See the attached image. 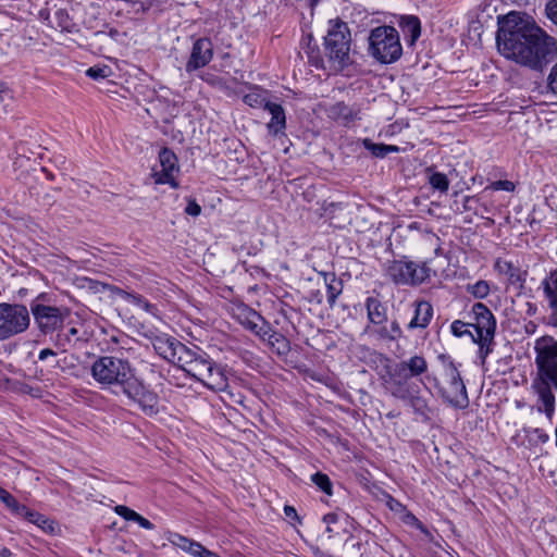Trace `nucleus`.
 <instances>
[{
	"mask_svg": "<svg viewBox=\"0 0 557 557\" xmlns=\"http://www.w3.org/2000/svg\"><path fill=\"white\" fill-rule=\"evenodd\" d=\"M500 54L515 62L539 70L557 53L554 37L537 26L529 16L510 13L496 37Z\"/></svg>",
	"mask_w": 557,
	"mask_h": 557,
	"instance_id": "obj_1",
	"label": "nucleus"
},
{
	"mask_svg": "<svg viewBox=\"0 0 557 557\" xmlns=\"http://www.w3.org/2000/svg\"><path fill=\"white\" fill-rule=\"evenodd\" d=\"M438 359L442 363V373L438 379H435V388L438 395L454 408H467L469 397L457 364L445 355H441Z\"/></svg>",
	"mask_w": 557,
	"mask_h": 557,
	"instance_id": "obj_2",
	"label": "nucleus"
},
{
	"mask_svg": "<svg viewBox=\"0 0 557 557\" xmlns=\"http://www.w3.org/2000/svg\"><path fill=\"white\" fill-rule=\"evenodd\" d=\"M369 53L379 62L388 64L397 61L403 53L399 35L393 26H379L369 36Z\"/></svg>",
	"mask_w": 557,
	"mask_h": 557,
	"instance_id": "obj_3",
	"label": "nucleus"
},
{
	"mask_svg": "<svg viewBox=\"0 0 557 557\" xmlns=\"http://www.w3.org/2000/svg\"><path fill=\"white\" fill-rule=\"evenodd\" d=\"M470 326L473 331V342L480 346V356L485 359L490 352L496 329V320L492 311L482 302H476L471 309Z\"/></svg>",
	"mask_w": 557,
	"mask_h": 557,
	"instance_id": "obj_4",
	"label": "nucleus"
},
{
	"mask_svg": "<svg viewBox=\"0 0 557 557\" xmlns=\"http://www.w3.org/2000/svg\"><path fill=\"white\" fill-rule=\"evenodd\" d=\"M30 312L39 330L47 334L63 326L70 317V309L64 306H53L46 302V296L39 295L30 302Z\"/></svg>",
	"mask_w": 557,
	"mask_h": 557,
	"instance_id": "obj_5",
	"label": "nucleus"
},
{
	"mask_svg": "<svg viewBox=\"0 0 557 557\" xmlns=\"http://www.w3.org/2000/svg\"><path fill=\"white\" fill-rule=\"evenodd\" d=\"M121 356H107V393L121 396L137 379L128 361L123 357L124 352L119 351Z\"/></svg>",
	"mask_w": 557,
	"mask_h": 557,
	"instance_id": "obj_6",
	"label": "nucleus"
},
{
	"mask_svg": "<svg viewBox=\"0 0 557 557\" xmlns=\"http://www.w3.org/2000/svg\"><path fill=\"white\" fill-rule=\"evenodd\" d=\"M29 323V311L24 305L0 304V341L25 332Z\"/></svg>",
	"mask_w": 557,
	"mask_h": 557,
	"instance_id": "obj_7",
	"label": "nucleus"
},
{
	"mask_svg": "<svg viewBox=\"0 0 557 557\" xmlns=\"http://www.w3.org/2000/svg\"><path fill=\"white\" fill-rule=\"evenodd\" d=\"M537 380L553 382L557 391V341L553 337H542L535 343Z\"/></svg>",
	"mask_w": 557,
	"mask_h": 557,
	"instance_id": "obj_8",
	"label": "nucleus"
},
{
	"mask_svg": "<svg viewBox=\"0 0 557 557\" xmlns=\"http://www.w3.org/2000/svg\"><path fill=\"white\" fill-rule=\"evenodd\" d=\"M324 44L329 58L338 64H344L350 50V33L347 25L338 20L330 21Z\"/></svg>",
	"mask_w": 557,
	"mask_h": 557,
	"instance_id": "obj_9",
	"label": "nucleus"
},
{
	"mask_svg": "<svg viewBox=\"0 0 557 557\" xmlns=\"http://www.w3.org/2000/svg\"><path fill=\"white\" fill-rule=\"evenodd\" d=\"M387 274L395 284L419 285L429 277V269L413 261L394 260L387 268Z\"/></svg>",
	"mask_w": 557,
	"mask_h": 557,
	"instance_id": "obj_10",
	"label": "nucleus"
},
{
	"mask_svg": "<svg viewBox=\"0 0 557 557\" xmlns=\"http://www.w3.org/2000/svg\"><path fill=\"white\" fill-rule=\"evenodd\" d=\"M381 381L384 388L394 397L408 400L411 397L414 384L396 366L392 369L387 367L385 374H381Z\"/></svg>",
	"mask_w": 557,
	"mask_h": 557,
	"instance_id": "obj_11",
	"label": "nucleus"
},
{
	"mask_svg": "<svg viewBox=\"0 0 557 557\" xmlns=\"http://www.w3.org/2000/svg\"><path fill=\"white\" fill-rule=\"evenodd\" d=\"M159 164L160 169L154 168L151 174L154 183L169 184L171 187L177 188L178 183L175 180V174L178 173L180 168L175 153L168 148L161 149L159 152Z\"/></svg>",
	"mask_w": 557,
	"mask_h": 557,
	"instance_id": "obj_12",
	"label": "nucleus"
},
{
	"mask_svg": "<svg viewBox=\"0 0 557 557\" xmlns=\"http://www.w3.org/2000/svg\"><path fill=\"white\" fill-rule=\"evenodd\" d=\"M121 396L137 404L147 416H153L159 411V398L157 394L146 388L138 380L125 389Z\"/></svg>",
	"mask_w": 557,
	"mask_h": 557,
	"instance_id": "obj_13",
	"label": "nucleus"
},
{
	"mask_svg": "<svg viewBox=\"0 0 557 557\" xmlns=\"http://www.w3.org/2000/svg\"><path fill=\"white\" fill-rule=\"evenodd\" d=\"M212 363L213 361L209 359L205 352L199 349L187 348L178 367L187 374L201 382L209 369H211Z\"/></svg>",
	"mask_w": 557,
	"mask_h": 557,
	"instance_id": "obj_14",
	"label": "nucleus"
},
{
	"mask_svg": "<svg viewBox=\"0 0 557 557\" xmlns=\"http://www.w3.org/2000/svg\"><path fill=\"white\" fill-rule=\"evenodd\" d=\"M151 345L161 358L176 366H178L183 355L188 348L180 341L165 333H161L158 337H154V342Z\"/></svg>",
	"mask_w": 557,
	"mask_h": 557,
	"instance_id": "obj_15",
	"label": "nucleus"
},
{
	"mask_svg": "<svg viewBox=\"0 0 557 557\" xmlns=\"http://www.w3.org/2000/svg\"><path fill=\"white\" fill-rule=\"evenodd\" d=\"M213 58V44L209 38L197 39L191 48L189 60L186 63V71L191 73L205 67Z\"/></svg>",
	"mask_w": 557,
	"mask_h": 557,
	"instance_id": "obj_16",
	"label": "nucleus"
},
{
	"mask_svg": "<svg viewBox=\"0 0 557 557\" xmlns=\"http://www.w3.org/2000/svg\"><path fill=\"white\" fill-rule=\"evenodd\" d=\"M541 287L549 309V321L557 326V269L549 272L542 281Z\"/></svg>",
	"mask_w": 557,
	"mask_h": 557,
	"instance_id": "obj_17",
	"label": "nucleus"
},
{
	"mask_svg": "<svg viewBox=\"0 0 557 557\" xmlns=\"http://www.w3.org/2000/svg\"><path fill=\"white\" fill-rule=\"evenodd\" d=\"M532 386L541 403L539 411H543L550 419L555 412V396L552 391L554 388L553 382L548 383L547 381L535 379Z\"/></svg>",
	"mask_w": 557,
	"mask_h": 557,
	"instance_id": "obj_18",
	"label": "nucleus"
},
{
	"mask_svg": "<svg viewBox=\"0 0 557 557\" xmlns=\"http://www.w3.org/2000/svg\"><path fill=\"white\" fill-rule=\"evenodd\" d=\"M201 383L214 392H225L228 387L227 372L222 366L213 361Z\"/></svg>",
	"mask_w": 557,
	"mask_h": 557,
	"instance_id": "obj_19",
	"label": "nucleus"
},
{
	"mask_svg": "<svg viewBox=\"0 0 557 557\" xmlns=\"http://www.w3.org/2000/svg\"><path fill=\"white\" fill-rule=\"evenodd\" d=\"M410 380L418 377L428 371V361L422 355H413L408 359L401 360L395 364Z\"/></svg>",
	"mask_w": 557,
	"mask_h": 557,
	"instance_id": "obj_20",
	"label": "nucleus"
},
{
	"mask_svg": "<svg viewBox=\"0 0 557 557\" xmlns=\"http://www.w3.org/2000/svg\"><path fill=\"white\" fill-rule=\"evenodd\" d=\"M433 318V307L429 301L420 300L416 302L413 318L408 324L409 330L425 329Z\"/></svg>",
	"mask_w": 557,
	"mask_h": 557,
	"instance_id": "obj_21",
	"label": "nucleus"
},
{
	"mask_svg": "<svg viewBox=\"0 0 557 557\" xmlns=\"http://www.w3.org/2000/svg\"><path fill=\"white\" fill-rule=\"evenodd\" d=\"M265 109L271 114V120L268 123L269 133L272 135H277L285 129L286 117L284 109L281 104L274 102H267Z\"/></svg>",
	"mask_w": 557,
	"mask_h": 557,
	"instance_id": "obj_22",
	"label": "nucleus"
},
{
	"mask_svg": "<svg viewBox=\"0 0 557 557\" xmlns=\"http://www.w3.org/2000/svg\"><path fill=\"white\" fill-rule=\"evenodd\" d=\"M366 308L368 319L372 324L382 325L387 322V310L377 298L368 297Z\"/></svg>",
	"mask_w": 557,
	"mask_h": 557,
	"instance_id": "obj_23",
	"label": "nucleus"
},
{
	"mask_svg": "<svg viewBox=\"0 0 557 557\" xmlns=\"http://www.w3.org/2000/svg\"><path fill=\"white\" fill-rule=\"evenodd\" d=\"M107 296H110L112 298L114 297H122L127 300H129L132 304H134L139 309L150 313L153 317H157V308L154 305L148 302L147 300L137 297V296H131L128 294H124L121 289L114 286H110L107 284Z\"/></svg>",
	"mask_w": 557,
	"mask_h": 557,
	"instance_id": "obj_24",
	"label": "nucleus"
},
{
	"mask_svg": "<svg viewBox=\"0 0 557 557\" xmlns=\"http://www.w3.org/2000/svg\"><path fill=\"white\" fill-rule=\"evenodd\" d=\"M326 285L327 302L333 307L343 292V282L333 272H320Z\"/></svg>",
	"mask_w": 557,
	"mask_h": 557,
	"instance_id": "obj_25",
	"label": "nucleus"
},
{
	"mask_svg": "<svg viewBox=\"0 0 557 557\" xmlns=\"http://www.w3.org/2000/svg\"><path fill=\"white\" fill-rule=\"evenodd\" d=\"M114 512L125 519L126 521H135L137 522L141 528L146 530H152L154 525L145 517L140 516L133 509L119 505L113 508Z\"/></svg>",
	"mask_w": 557,
	"mask_h": 557,
	"instance_id": "obj_26",
	"label": "nucleus"
},
{
	"mask_svg": "<svg viewBox=\"0 0 557 557\" xmlns=\"http://www.w3.org/2000/svg\"><path fill=\"white\" fill-rule=\"evenodd\" d=\"M403 30L410 35L411 41H416L421 34V24L417 16L414 15H404L399 22Z\"/></svg>",
	"mask_w": 557,
	"mask_h": 557,
	"instance_id": "obj_27",
	"label": "nucleus"
},
{
	"mask_svg": "<svg viewBox=\"0 0 557 557\" xmlns=\"http://www.w3.org/2000/svg\"><path fill=\"white\" fill-rule=\"evenodd\" d=\"M375 333L381 339L393 342L401 336L403 331L399 323L394 320L389 323V325H386L385 323L379 325V329L375 330Z\"/></svg>",
	"mask_w": 557,
	"mask_h": 557,
	"instance_id": "obj_28",
	"label": "nucleus"
},
{
	"mask_svg": "<svg viewBox=\"0 0 557 557\" xmlns=\"http://www.w3.org/2000/svg\"><path fill=\"white\" fill-rule=\"evenodd\" d=\"M51 25L61 32H72L74 23L64 9H58L53 12L50 21Z\"/></svg>",
	"mask_w": 557,
	"mask_h": 557,
	"instance_id": "obj_29",
	"label": "nucleus"
},
{
	"mask_svg": "<svg viewBox=\"0 0 557 557\" xmlns=\"http://www.w3.org/2000/svg\"><path fill=\"white\" fill-rule=\"evenodd\" d=\"M364 148L370 151L376 158H384L388 153L398 152L399 147L394 145H385V144H375L370 139L363 140Z\"/></svg>",
	"mask_w": 557,
	"mask_h": 557,
	"instance_id": "obj_30",
	"label": "nucleus"
},
{
	"mask_svg": "<svg viewBox=\"0 0 557 557\" xmlns=\"http://www.w3.org/2000/svg\"><path fill=\"white\" fill-rule=\"evenodd\" d=\"M494 269L498 274L507 276L510 282H516L518 280V269L510 261L497 259L495 261Z\"/></svg>",
	"mask_w": 557,
	"mask_h": 557,
	"instance_id": "obj_31",
	"label": "nucleus"
},
{
	"mask_svg": "<svg viewBox=\"0 0 557 557\" xmlns=\"http://www.w3.org/2000/svg\"><path fill=\"white\" fill-rule=\"evenodd\" d=\"M127 12H144L154 4H161L164 0H123Z\"/></svg>",
	"mask_w": 557,
	"mask_h": 557,
	"instance_id": "obj_32",
	"label": "nucleus"
},
{
	"mask_svg": "<svg viewBox=\"0 0 557 557\" xmlns=\"http://www.w3.org/2000/svg\"><path fill=\"white\" fill-rule=\"evenodd\" d=\"M428 172V181L432 188L440 190L441 193H446L449 188V181L447 176L441 172H432L431 170Z\"/></svg>",
	"mask_w": 557,
	"mask_h": 557,
	"instance_id": "obj_33",
	"label": "nucleus"
},
{
	"mask_svg": "<svg viewBox=\"0 0 557 557\" xmlns=\"http://www.w3.org/2000/svg\"><path fill=\"white\" fill-rule=\"evenodd\" d=\"M268 345L278 355H285L289 350L288 341L278 332H275L271 339H268Z\"/></svg>",
	"mask_w": 557,
	"mask_h": 557,
	"instance_id": "obj_34",
	"label": "nucleus"
},
{
	"mask_svg": "<svg viewBox=\"0 0 557 557\" xmlns=\"http://www.w3.org/2000/svg\"><path fill=\"white\" fill-rule=\"evenodd\" d=\"M0 500L13 512H26V506L20 504L7 490H0Z\"/></svg>",
	"mask_w": 557,
	"mask_h": 557,
	"instance_id": "obj_35",
	"label": "nucleus"
},
{
	"mask_svg": "<svg viewBox=\"0 0 557 557\" xmlns=\"http://www.w3.org/2000/svg\"><path fill=\"white\" fill-rule=\"evenodd\" d=\"M490 284L487 281L484 280H480L474 284H469L467 286V292L478 299L486 298L490 294Z\"/></svg>",
	"mask_w": 557,
	"mask_h": 557,
	"instance_id": "obj_36",
	"label": "nucleus"
},
{
	"mask_svg": "<svg viewBox=\"0 0 557 557\" xmlns=\"http://www.w3.org/2000/svg\"><path fill=\"white\" fill-rule=\"evenodd\" d=\"M252 320H249L248 326L251 331L255 332L256 335H258L260 338L264 337V334L268 330L271 329V326L265 323L261 317L257 312L250 313Z\"/></svg>",
	"mask_w": 557,
	"mask_h": 557,
	"instance_id": "obj_37",
	"label": "nucleus"
},
{
	"mask_svg": "<svg viewBox=\"0 0 557 557\" xmlns=\"http://www.w3.org/2000/svg\"><path fill=\"white\" fill-rule=\"evenodd\" d=\"M525 433L531 445L545 444L549 440L548 434L543 429H528Z\"/></svg>",
	"mask_w": 557,
	"mask_h": 557,
	"instance_id": "obj_38",
	"label": "nucleus"
},
{
	"mask_svg": "<svg viewBox=\"0 0 557 557\" xmlns=\"http://www.w3.org/2000/svg\"><path fill=\"white\" fill-rule=\"evenodd\" d=\"M450 331L456 337H462L469 335L473 341V331L471 330L470 322L466 323L460 320H456L450 325Z\"/></svg>",
	"mask_w": 557,
	"mask_h": 557,
	"instance_id": "obj_39",
	"label": "nucleus"
},
{
	"mask_svg": "<svg viewBox=\"0 0 557 557\" xmlns=\"http://www.w3.org/2000/svg\"><path fill=\"white\" fill-rule=\"evenodd\" d=\"M332 112L347 123L356 119V112L344 103H336Z\"/></svg>",
	"mask_w": 557,
	"mask_h": 557,
	"instance_id": "obj_40",
	"label": "nucleus"
},
{
	"mask_svg": "<svg viewBox=\"0 0 557 557\" xmlns=\"http://www.w3.org/2000/svg\"><path fill=\"white\" fill-rule=\"evenodd\" d=\"M311 480L325 494L332 495V483L326 474L317 472L312 474Z\"/></svg>",
	"mask_w": 557,
	"mask_h": 557,
	"instance_id": "obj_41",
	"label": "nucleus"
},
{
	"mask_svg": "<svg viewBox=\"0 0 557 557\" xmlns=\"http://www.w3.org/2000/svg\"><path fill=\"white\" fill-rule=\"evenodd\" d=\"M165 539L174 546L183 549L184 552L187 550V546L189 545V543H191L193 540L180 534V533H176V532H168L165 534Z\"/></svg>",
	"mask_w": 557,
	"mask_h": 557,
	"instance_id": "obj_42",
	"label": "nucleus"
},
{
	"mask_svg": "<svg viewBox=\"0 0 557 557\" xmlns=\"http://www.w3.org/2000/svg\"><path fill=\"white\" fill-rule=\"evenodd\" d=\"M398 518L407 525L409 527H412V528H416L418 530H420L421 532H424L426 533V529L424 528V525L421 523V521L413 515L411 513L407 508L404 510V512H401Z\"/></svg>",
	"mask_w": 557,
	"mask_h": 557,
	"instance_id": "obj_43",
	"label": "nucleus"
},
{
	"mask_svg": "<svg viewBox=\"0 0 557 557\" xmlns=\"http://www.w3.org/2000/svg\"><path fill=\"white\" fill-rule=\"evenodd\" d=\"M506 190V191H513L515 190V184L511 181L507 180H499L492 182L488 186L485 187V190Z\"/></svg>",
	"mask_w": 557,
	"mask_h": 557,
	"instance_id": "obj_44",
	"label": "nucleus"
},
{
	"mask_svg": "<svg viewBox=\"0 0 557 557\" xmlns=\"http://www.w3.org/2000/svg\"><path fill=\"white\" fill-rule=\"evenodd\" d=\"M411 407L413 410L420 414H425L428 411V403L424 398L420 396H413V392L411 393V397L409 398Z\"/></svg>",
	"mask_w": 557,
	"mask_h": 557,
	"instance_id": "obj_45",
	"label": "nucleus"
},
{
	"mask_svg": "<svg viewBox=\"0 0 557 557\" xmlns=\"http://www.w3.org/2000/svg\"><path fill=\"white\" fill-rule=\"evenodd\" d=\"M92 376L99 382L104 383V358L100 357L91 368Z\"/></svg>",
	"mask_w": 557,
	"mask_h": 557,
	"instance_id": "obj_46",
	"label": "nucleus"
},
{
	"mask_svg": "<svg viewBox=\"0 0 557 557\" xmlns=\"http://www.w3.org/2000/svg\"><path fill=\"white\" fill-rule=\"evenodd\" d=\"M126 336L124 335H115V334H112L110 336V339L107 341V351H111V352H114L116 350V354L117 356H121L119 354V351H121L120 349H116L119 344L121 343H124L126 341Z\"/></svg>",
	"mask_w": 557,
	"mask_h": 557,
	"instance_id": "obj_47",
	"label": "nucleus"
},
{
	"mask_svg": "<svg viewBox=\"0 0 557 557\" xmlns=\"http://www.w3.org/2000/svg\"><path fill=\"white\" fill-rule=\"evenodd\" d=\"M547 86L553 94L557 95V63L550 69L547 77Z\"/></svg>",
	"mask_w": 557,
	"mask_h": 557,
	"instance_id": "obj_48",
	"label": "nucleus"
},
{
	"mask_svg": "<svg viewBox=\"0 0 557 557\" xmlns=\"http://www.w3.org/2000/svg\"><path fill=\"white\" fill-rule=\"evenodd\" d=\"M547 17L557 25V0H550L547 2L546 8Z\"/></svg>",
	"mask_w": 557,
	"mask_h": 557,
	"instance_id": "obj_49",
	"label": "nucleus"
},
{
	"mask_svg": "<svg viewBox=\"0 0 557 557\" xmlns=\"http://www.w3.org/2000/svg\"><path fill=\"white\" fill-rule=\"evenodd\" d=\"M205 548L206 547L202 544L193 540L191 543H189V545L187 546L186 553L190 554L194 557H202Z\"/></svg>",
	"mask_w": 557,
	"mask_h": 557,
	"instance_id": "obj_50",
	"label": "nucleus"
},
{
	"mask_svg": "<svg viewBox=\"0 0 557 557\" xmlns=\"http://www.w3.org/2000/svg\"><path fill=\"white\" fill-rule=\"evenodd\" d=\"M138 332L140 335L149 339L151 344L154 342V337H158V335L161 334V332H158L157 330L148 327L144 324L140 326Z\"/></svg>",
	"mask_w": 557,
	"mask_h": 557,
	"instance_id": "obj_51",
	"label": "nucleus"
},
{
	"mask_svg": "<svg viewBox=\"0 0 557 557\" xmlns=\"http://www.w3.org/2000/svg\"><path fill=\"white\" fill-rule=\"evenodd\" d=\"M386 504H387L388 508L393 512H395L397 516H399L406 509V507L400 502L396 500L393 497H388Z\"/></svg>",
	"mask_w": 557,
	"mask_h": 557,
	"instance_id": "obj_52",
	"label": "nucleus"
},
{
	"mask_svg": "<svg viewBox=\"0 0 557 557\" xmlns=\"http://www.w3.org/2000/svg\"><path fill=\"white\" fill-rule=\"evenodd\" d=\"M86 75L94 79L104 78V70L101 66H91L86 71Z\"/></svg>",
	"mask_w": 557,
	"mask_h": 557,
	"instance_id": "obj_53",
	"label": "nucleus"
},
{
	"mask_svg": "<svg viewBox=\"0 0 557 557\" xmlns=\"http://www.w3.org/2000/svg\"><path fill=\"white\" fill-rule=\"evenodd\" d=\"M185 212L188 215L198 216L201 212V207L195 200H189L185 208Z\"/></svg>",
	"mask_w": 557,
	"mask_h": 557,
	"instance_id": "obj_54",
	"label": "nucleus"
},
{
	"mask_svg": "<svg viewBox=\"0 0 557 557\" xmlns=\"http://www.w3.org/2000/svg\"><path fill=\"white\" fill-rule=\"evenodd\" d=\"M33 523L37 524L38 527H40L42 530H50L52 531L53 530V527L51 525V523L41 515H37L36 519L33 520Z\"/></svg>",
	"mask_w": 557,
	"mask_h": 557,
	"instance_id": "obj_55",
	"label": "nucleus"
},
{
	"mask_svg": "<svg viewBox=\"0 0 557 557\" xmlns=\"http://www.w3.org/2000/svg\"><path fill=\"white\" fill-rule=\"evenodd\" d=\"M337 521H338V516L333 512L326 513L323 517V522L327 524V527H326L327 533H330V534L333 533V529L330 527V523H336Z\"/></svg>",
	"mask_w": 557,
	"mask_h": 557,
	"instance_id": "obj_56",
	"label": "nucleus"
},
{
	"mask_svg": "<svg viewBox=\"0 0 557 557\" xmlns=\"http://www.w3.org/2000/svg\"><path fill=\"white\" fill-rule=\"evenodd\" d=\"M284 513L287 518H290V519H298V515H297V511L294 507L292 506H285L284 507Z\"/></svg>",
	"mask_w": 557,
	"mask_h": 557,
	"instance_id": "obj_57",
	"label": "nucleus"
},
{
	"mask_svg": "<svg viewBox=\"0 0 557 557\" xmlns=\"http://www.w3.org/2000/svg\"><path fill=\"white\" fill-rule=\"evenodd\" d=\"M17 516L25 517L28 521L33 522L36 519L38 512L32 511L26 507V512H17Z\"/></svg>",
	"mask_w": 557,
	"mask_h": 557,
	"instance_id": "obj_58",
	"label": "nucleus"
},
{
	"mask_svg": "<svg viewBox=\"0 0 557 557\" xmlns=\"http://www.w3.org/2000/svg\"><path fill=\"white\" fill-rule=\"evenodd\" d=\"M54 355H55V352L53 350H51L49 348H45L39 351L38 358H39V360H46L48 357L54 356Z\"/></svg>",
	"mask_w": 557,
	"mask_h": 557,
	"instance_id": "obj_59",
	"label": "nucleus"
},
{
	"mask_svg": "<svg viewBox=\"0 0 557 557\" xmlns=\"http://www.w3.org/2000/svg\"><path fill=\"white\" fill-rule=\"evenodd\" d=\"M308 54V58L310 61H314L317 63L318 58V51L315 48H311L310 45H308V50L306 51Z\"/></svg>",
	"mask_w": 557,
	"mask_h": 557,
	"instance_id": "obj_60",
	"label": "nucleus"
},
{
	"mask_svg": "<svg viewBox=\"0 0 557 557\" xmlns=\"http://www.w3.org/2000/svg\"><path fill=\"white\" fill-rule=\"evenodd\" d=\"M474 200H475V198H474V197H472V196H466V197L463 198V207H465V209H466V210H470V209H471L470 203H471L472 201H474Z\"/></svg>",
	"mask_w": 557,
	"mask_h": 557,
	"instance_id": "obj_61",
	"label": "nucleus"
},
{
	"mask_svg": "<svg viewBox=\"0 0 557 557\" xmlns=\"http://www.w3.org/2000/svg\"><path fill=\"white\" fill-rule=\"evenodd\" d=\"M202 557H221V556H219L216 553H214L208 548H205Z\"/></svg>",
	"mask_w": 557,
	"mask_h": 557,
	"instance_id": "obj_62",
	"label": "nucleus"
},
{
	"mask_svg": "<svg viewBox=\"0 0 557 557\" xmlns=\"http://www.w3.org/2000/svg\"><path fill=\"white\" fill-rule=\"evenodd\" d=\"M275 331H273L272 329L268 330L264 334V337H261V339L263 342H267L268 343V339H271L272 335H274Z\"/></svg>",
	"mask_w": 557,
	"mask_h": 557,
	"instance_id": "obj_63",
	"label": "nucleus"
},
{
	"mask_svg": "<svg viewBox=\"0 0 557 557\" xmlns=\"http://www.w3.org/2000/svg\"><path fill=\"white\" fill-rule=\"evenodd\" d=\"M245 102H247L248 104L252 106V102H253V95H247L245 97Z\"/></svg>",
	"mask_w": 557,
	"mask_h": 557,
	"instance_id": "obj_64",
	"label": "nucleus"
}]
</instances>
